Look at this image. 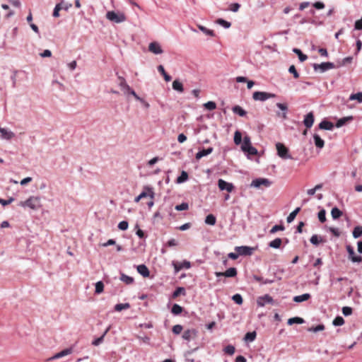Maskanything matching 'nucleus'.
<instances>
[{"label":"nucleus","mask_w":362,"mask_h":362,"mask_svg":"<svg viewBox=\"0 0 362 362\" xmlns=\"http://www.w3.org/2000/svg\"><path fill=\"white\" fill-rule=\"evenodd\" d=\"M19 206L22 207H28L33 210L40 209L42 206L41 200L39 197L31 196L24 202H21Z\"/></svg>","instance_id":"obj_1"},{"label":"nucleus","mask_w":362,"mask_h":362,"mask_svg":"<svg viewBox=\"0 0 362 362\" xmlns=\"http://www.w3.org/2000/svg\"><path fill=\"white\" fill-rule=\"evenodd\" d=\"M106 18L110 21L115 23H121L127 20V17L124 13L115 12L113 11H107L106 13Z\"/></svg>","instance_id":"obj_2"},{"label":"nucleus","mask_w":362,"mask_h":362,"mask_svg":"<svg viewBox=\"0 0 362 362\" xmlns=\"http://www.w3.org/2000/svg\"><path fill=\"white\" fill-rule=\"evenodd\" d=\"M276 95L274 93H267V92H262V91H255L252 94V98L256 101H262L264 102L269 98H275Z\"/></svg>","instance_id":"obj_3"},{"label":"nucleus","mask_w":362,"mask_h":362,"mask_svg":"<svg viewBox=\"0 0 362 362\" xmlns=\"http://www.w3.org/2000/svg\"><path fill=\"white\" fill-rule=\"evenodd\" d=\"M278 156L282 159H292V156L288 153V149L283 144L277 143L276 144Z\"/></svg>","instance_id":"obj_4"},{"label":"nucleus","mask_w":362,"mask_h":362,"mask_svg":"<svg viewBox=\"0 0 362 362\" xmlns=\"http://www.w3.org/2000/svg\"><path fill=\"white\" fill-rule=\"evenodd\" d=\"M272 185V182L267 178H257L252 181L250 186L259 188L261 186H264L265 187H269Z\"/></svg>","instance_id":"obj_5"},{"label":"nucleus","mask_w":362,"mask_h":362,"mask_svg":"<svg viewBox=\"0 0 362 362\" xmlns=\"http://www.w3.org/2000/svg\"><path fill=\"white\" fill-rule=\"evenodd\" d=\"M336 66L332 62H322L321 64H314L313 69L315 71L320 70L323 73L327 70L334 69Z\"/></svg>","instance_id":"obj_6"},{"label":"nucleus","mask_w":362,"mask_h":362,"mask_svg":"<svg viewBox=\"0 0 362 362\" xmlns=\"http://www.w3.org/2000/svg\"><path fill=\"white\" fill-rule=\"evenodd\" d=\"M276 106L280 110V111L276 112V116L282 118L283 119H286L288 110L287 104L277 103Z\"/></svg>","instance_id":"obj_7"},{"label":"nucleus","mask_w":362,"mask_h":362,"mask_svg":"<svg viewBox=\"0 0 362 362\" xmlns=\"http://www.w3.org/2000/svg\"><path fill=\"white\" fill-rule=\"evenodd\" d=\"M235 250L238 252L239 256H250L252 254L254 248L249 246H236Z\"/></svg>","instance_id":"obj_8"},{"label":"nucleus","mask_w":362,"mask_h":362,"mask_svg":"<svg viewBox=\"0 0 362 362\" xmlns=\"http://www.w3.org/2000/svg\"><path fill=\"white\" fill-rule=\"evenodd\" d=\"M257 303L259 307H264L267 304H273L274 299L269 295L265 294L257 298Z\"/></svg>","instance_id":"obj_9"},{"label":"nucleus","mask_w":362,"mask_h":362,"mask_svg":"<svg viewBox=\"0 0 362 362\" xmlns=\"http://www.w3.org/2000/svg\"><path fill=\"white\" fill-rule=\"evenodd\" d=\"M218 188L220 189V190H221V191L226 190L228 192H231L234 189V186H233V183L228 182L223 180V179H219L218 180Z\"/></svg>","instance_id":"obj_10"},{"label":"nucleus","mask_w":362,"mask_h":362,"mask_svg":"<svg viewBox=\"0 0 362 362\" xmlns=\"http://www.w3.org/2000/svg\"><path fill=\"white\" fill-rule=\"evenodd\" d=\"M15 136V134L6 128L0 127V139L9 141Z\"/></svg>","instance_id":"obj_11"},{"label":"nucleus","mask_w":362,"mask_h":362,"mask_svg":"<svg viewBox=\"0 0 362 362\" xmlns=\"http://www.w3.org/2000/svg\"><path fill=\"white\" fill-rule=\"evenodd\" d=\"M346 250L349 254V258L353 262L360 263L362 262V257L360 255H355L354 250L351 245L346 246Z\"/></svg>","instance_id":"obj_12"},{"label":"nucleus","mask_w":362,"mask_h":362,"mask_svg":"<svg viewBox=\"0 0 362 362\" xmlns=\"http://www.w3.org/2000/svg\"><path fill=\"white\" fill-rule=\"evenodd\" d=\"M172 264L174 267L175 273L178 272L182 269H188L191 267L190 262L187 260H184L182 262H173Z\"/></svg>","instance_id":"obj_13"},{"label":"nucleus","mask_w":362,"mask_h":362,"mask_svg":"<svg viewBox=\"0 0 362 362\" xmlns=\"http://www.w3.org/2000/svg\"><path fill=\"white\" fill-rule=\"evenodd\" d=\"M197 333L198 332L194 329H187L183 332L182 337L183 339L189 341L196 339Z\"/></svg>","instance_id":"obj_14"},{"label":"nucleus","mask_w":362,"mask_h":362,"mask_svg":"<svg viewBox=\"0 0 362 362\" xmlns=\"http://www.w3.org/2000/svg\"><path fill=\"white\" fill-rule=\"evenodd\" d=\"M215 275L216 277L225 276V277H235L237 275V269L235 267H230L224 272H216Z\"/></svg>","instance_id":"obj_15"},{"label":"nucleus","mask_w":362,"mask_h":362,"mask_svg":"<svg viewBox=\"0 0 362 362\" xmlns=\"http://www.w3.org/2000/svg\"><path fill=\"white\" fill-rule=\"evenodd\" d=\"M148 50L155 54H160L163 52L160 44L157 42H151L148 45Z\"/></svg>","instance_id":"obj_16"},{"label":"nucleus","mask_w":362,"mask_h":362,"mask_svg":"<svg viewBox=\"0 0 362 362\" xmlns=\"http://www.w3.org/2000/svg\"><path fill=\"white\" fill-rule=\"evenodd\" d=\"M72 352H73V349L71 347V348H68V349H65L62 350V351H60L59 353H57L53 356L49 358L48 360L49 361H52V360L58 359V358H60L62 357H64V356H66L67 355H69Z\"/></svg>","instance_id":"obj_17"},{"label":"nucleus","mask_w":362,"mask_h":362,"mask_svg":"<svg viewBox=\"0 0 362 362\" xmlns=\"http://www.w3.org/2000/svg\"><path fill=\"white\" fill-rule=\"evenodd\" d=\"M314 115L310 112L305 116L303 124L307 128H310L314 123Z\"/></svg>","instance_id":"obj_18"},{"label":"nucleus","mask_w":362,"mask_h":362,"mask_svg":"<svg viewBox=\"0 0 362 362\" xmlns=\"http://www.w3.org/2000/svg\"><path fill=\"white\" fill-rule=\"evenodd\" d=\"M139 195L141 199L146 197H150L151 199H153L154 192L153 191V188L148 186H145L143 192Z\"/></svg>","instance_id":"obj_19"},{"label":"nucleus","mask_w":362,"mask_h":362,"mask_svg":"<svg viewBox=\"0 0 362 362\" xmlns=\"http://www.w3.org/2000/svg\"><path fill=\"white\" fill-rule=\"evenodd\" d=\"M213 151H214V148L212 147H209L206 149H202L196 153L195 158L197 160H199L202 157L206 156L209 155L210 153H211L213 152Z\"/></svg>","instance_id":"obj_20"},{"label":"nucleus","mask_w":362,"mask_h":362,"mask_svg":"<svg viewBox=\"0 0 362 362\" xmlns=\"http://www.w3.org/2000/svg\"><path fill=\"white\" fill-rule=\"evenodd\" d=\"M137 272L144 277H148L150 275L149 270L145 264H139L136 267Z\"/></svg>","instance_id":"obj_21"},{"label":"nucleus","mask_w":362,"mask_h":362,"mask_svg":"<svg viewBox=\"0 0 362 362\" xmlns=\"http://www.w3.org/2000/svg\"><path fill=\"white\" fill-rule=\"evenodd\" d=\"M334 127V124L329 122V121H327V120H322L320 124H319V128L320 129H325V130H332Z\"/></svg>","instance_id":"obj_22"},{"label":"nucleus","mask_w":362,"mask_h":362,"mask_svg":"<svg viewBox=\"0 0 362 362\" xmlns=\"http://www.w3.org/2000/svg\"><path fill=\"white\" fill-rule=\"evenodd\" d=\"M313 139L315 145L317 148L321 149L324 147L325 141L322 139H321V137L318 134H315L313 135Z\"/></svg>","instance_id":"obj_23"},{"label":"nucleus","mask_w":362,"mask_h":362,"mask_svg":"<svg viewBox=\"0 0 362 362\" xmlns=\"http://www.w3.org/2000/svg\"><path fill=\"white\" fill-rule=\"evenodd\" d=\"M310 297L311 296L310 293H304L303 295L294 296L293 300L296 303H301L308 300Z\"/></svg>","instance_id":"obj_24"},{"label":"nucleus","mask_w":362,"mask_h":362,"mask_svg":"<svg viewBox=\"0 0 362 362\" xmlns=\"http://www.w3.org/2000/svg\"><path fill=\"white\" fill-rule=\"evenodd\" d=\"M353 120V117L352 116H349V117H342V118H340L336 123V127L337 128H339V127H341L342 126H344L346 122H350V121H352Z\"/></svg>","instance_id":"obj_25"},{"label":"nucleus","mask_w":362,"mask_h":362,"mask_svg":"<svg viewBox=\"0 0 362 362\" xmlns=\"http://www.w3.org/2000/svg\"><path fill=\"white\" fill-rule=\"evenodd\" d=\"M172 86L175 90L178 91L179 93H182L184 91L183 85L178 80H175L173 82Z\"/></svg>","instance_id":"obj_26"},{"label":"nucleus","mask_w":362,"mask_h":362,"mask_svg":"<svg viewBox=\"0 0 362 362\" xmlns=\"http://www.w3.org/2000/svg\"><path fill=\"white\" fill-rule=\"evenodd\" d=\"M157 69H158V72L160 73V74H162L163 76L165 81L168 82V81H171V79H172L171 76L165 72V69L163 65H159Z\"/></svg>","instance_id":"obj_27"},{"label":"nucleus","mask_w":362,"mask_h":362,"mask_svg":"<svg viewBox=\"0 0 362 362\" xmlns=\"http://www.w3.org/2000/svg\"><path fill=\"white\" fill-rule=\"evenodd\" d=\"M300 211V208L297 207L295 210H293L291 213H290V214L287 216L286 221L289 223L293 222V220L295 219L296 215L299 213Z\"/></svg>","instance_id":"obj_28"},{"label":"nucleus","mask_w":362,"mask_h":362,"mask_svg":"<svg viewBox=\"0 0 362 362\" xmlns=\"http://www.w3.org/2000/svg\"><path fill=\"white\" fill-rule=\"evenodd\" d=\"M204 222L207 225L214 226L216 222V218L214 215L209 214L206 216Z\"/></svg>","instance_id":"obj_29"},{"label":"nucleus","mask_w":362,"mask_h":362,"mask_svg":"<svg viewBox=\"0 0 362 362\" xmlns=\"http://www.w3.org/2000/svg\"><path fill=\"white\" fill-rule=\"evenodd\" d=\"M232 110L235 114H237L241 117H244L247 114L246 111L239 105H235L233 107Z\"/></svg>","instance_id":"obj_30"},{"label":"nucleus","mask_w":362,"mask_h":362,"mask_svg":"<svg viewBox=\"0 0 362 362\" xmlns=\"http://www.w3.org/2000/svg\"><path fill=\"white\" fill-rule=\"evenodd\" d=\"M252 146L250 137L249 136H245L243 138V144L241 145V149L243 151L246 150L247 148Z\"/></svg>","instance_id":"obj_31"},{"label":"nucleus","mask_w":362,"mask_h":362,"mask_svg":"<svg viewBox=\"0 0 362 362\" xmlns=\"http://www.w3.org/2000/svg\"><path fill=\"white\" fill-rule=\"evenodd\" d=\"M252 278L256 281L259 282L262 284H272L274 282V280H270V279H264L263 277L257 276V275H254Z\"/></svg>","instance_id":"obj_32"},{"label":"nucleus","mask_w":362,"mask_h":362,"mask_svg":"<svg viewBox=\"0 0 362 362\" xmlns=\"http://www.w3.org/2000/svg\"><path fill=\"white\" fill-rule=\"evenodd\" d=\"M281 239L279 238H276L269 243V246L274 249H278L281 247Z\"/></svg>","instance_id":"obj_33"},{"label":"nucleus","mask_w":362,"mask_h":362,"mask_svg":"<svg viewBox=\"0 0 362 362\" xmlns=\"http://www.w3.org/2000/svg\"><path fill=\"white\" fill-rule=\"evenodd\" d=\"M119 279L127 285L134 283V279L132 276H127L124 274H121Z\"/></svg>","instance_id":"obj_34"},{"label":"nucleus","mask_w":362,"mask_h":362,"mask_svg":"<svg viewBox=\"0 0 362 362\" xmlns=\"http://www.w3.org/2000/svg\"><path fill=\"white\" fill-rule=\"evenodd\" d=\"M186 291L184 287H177L173 293V298H175L180 295L185 296Z\"/></svg>","instance_id":"obj_35"},{"label":"nucleus","mask_w":362,"mask_h":362,"mask_svg":"<svg viewBox=\"0 0 362 362\" xmlns=\"http://www.w3.org/2000/svg\"><path fill=\"white\" fill-rule=\"evenodd\" d=\"M256 336H257L256 332H255V331L249 332L246 333V334L245 335L244 340L245 341L252 342L255 339Z\"/></svg>","instance_id":"obj_36"},{"label":"nucleus","mask_w":362,"mask_h":362,"mask_svg":"<svg viewBox=\"0 0 362 362\" xmlns=\"http://www.w3.org/2000/svg\"><path fill=\"white\" fill-rule=\"evenodd\" d=\"M349 100H357L360 103H362V92L351 94L349 98Z\"/></svg>","instance_id":"obj_37"},{"label":"nucleus","mask_w":362,"mask_h":362,"mask_svg":"<svg viewBox=\"0 0 362 362\" xmlns=\"http://www.w3.org/2000/svg\"><path fill=\"white\" fill-rule=\"evenodd\" d=\"M331 215L333 219H337L342 215V211L337 207L332 208Z\"/></svg>","instance_id":"obj_38"},{"label":"nucleus","mask_w":362,"mask_h":362,"mask_svg":"<svg viewBox=\"0 0 362 362\" xmlns=\"http://www.w3.org/2000/svg\"><path fill=\"white\" fill-rule=\"evenodd\" d=\"M293 52L294 53H296L298 56V58H299V60L303 62H305L307 59H308V57L307 55L304 54L301 51L300 49H298V48H294L293 49Z\"/></svg>","instance_id":"obj_39"},{"label":"nucleus","mask_w":362,"mask_h":362,"mask_svg":"<svg viewBox=\"0 0 362 362\" xmlns=\"http://www.w3.org/2000/svg\"><path fill=\"white\" fill-rule=\"evenodd\" d=\"M304 322V320L301 317H292V318H290L288 320V325H292L293 324H303Z\"/></svg>","instance_id":"obj_40"},{"label":"nucleus","mask_w":362,"mask_h":362,"mask_svg":"<svg viewBox=\"0 0 362 362\" xmlns=\"http://www.w3.org/2000/svg\"><path fill=\"white\" fill-rule=\"evenodd\" d=\"M182 310H183L182 307H181L180 305L175 303L172 307L171 313L175 315H178L182 312Z\"/></svg>","instance_id":"obj_41"},{"label":"nucleus","mask_w":362,"mask_h":362,"mask_svg":"<svg viewBox=\"0 0 362 362\" xmlns=\"http://www.w3.org/2000/svg\"><path fill=\"white\" fill-rule=\"evenodd\" d=\"M130 308V304L128 303H118L115 306V310L117 312L122 311V310H126Z\"/></svg>","instance_id":"obj_42"},{"label":"nucleus","mask_w":362,"mask_h":362,"mask_svg":"<svg viewBox=\"0 0 362 362\" xmlns=\"http://www.w3.org/2000/svg\"><path fill=\"white\" fill-rule=\"evenodd\" d=\"M198 28L206 35H209L211 37L215 35L214 30H209L203 25H199Z\"/></svg>","instance_id":"obj_43"},{"label":"nucleus","mask_w":362,"mask_h":362,"mask_svg":"<svg viewBox=\"0 0 362 362\" xmlns=\"http://www.w3.org/2000/svg\"><path fill=\"white\" fill-rule=\"evenodd\" d=\"M352 234L354 238H358L359 237H361L362 235V226H356L354 228Z\"/></svg>","instance_id":"obj_44"},{"label":"nucleus","mask_w":362,"mask_h":362,"mask_svg":"<svg viewBox=\"0 0 362 362\" xmlns=\"http://www.w3.org/2000/svg\"><path fill=\"white\" fill-rule=\"evenodd\" d=\"M188 180V174L185 171H182L181 175L177 178V183L185 182Z\"/></svg>","instance_id":"obj_45"},{"label":"nucleus","mask_w":362,"mask_h":362,"mask_svg":"<svg viewBox=\"0 0 362 362\" xmlns=\"http://www.w3.org/2000/svg\"><path fill=\"white\" fill-rule=\"evenodd\" d=\"M310 241L313 245L317 246L320 242H322L323 240L322 238H319L317 235H313L310 238Z\"/></svg>","instance_id":"obj_46"},{"label":"nucleus","mask_w":362,"mask_h":362,"mask_svg":"<svg viewBox=\"0 0 362 362\" xmlns=\"http://www.w3.org/2000/svg\"><path fill=\"white\" fill-rule=\"evenodd\" d=\"M234 143L236 144V145H239L241 144L242 142V134L240 133V132L239 131H236L234 134Z\"/></svg>","instance_id":"obj_47"},{"label":"nucleus","mask_w":362,"mask_h":362,"mask_svg":"<svg viewBox=\"0 0 362 362\" xmlns=\"http://www.w3.org/2000/svg\"><path fill=\"white\" fill-rule=\"evenodd\" d=\"M332 324L334 326H341L344 324V320L342 317L337 316L333 320Z\"/></svg>","instance_id":"obj_48"},{"label":"nucleus","mask_w":362,"mask_h":362,"mask_svg":"<svg viewBox=\"0 0 362 362\" xmlns=\"http://www.w3.org/2000/svg\"><path fill=\"white\" fill-rule=\"evenodd\" d=\"M118 86L121 89L122 88H127L128 89V84L126 82V80L122 76H118Z\"/></svg>","instance_id":"obj_49"},{"label":"nucleus","mask_w":362,"mask_h":362,"mask_svg":"<svg viewBox=\"0 0 362 362\" xmlns=\"http://www.w3.org/2000/svg\"><path fill=\"white\" fill-rule=\"evenodd\" d=\"M317 217H318L319 221L321 223L325 222L326 221V211L323 209H321L317 214Z\"/></svg>","instance_id":"obj_50"},{"label":"nucleus","mask_w":362,"mask_h":362,"mask_svg":"<svg viewBox=\"0 0 362 362\" xmlns=\"http://www.w3.org/2000/svg\"><path fill=\"white\" fill-rule=\"evenodd\" d=\"M103 289H104V284L103 283L100 281H98L96 284H95V293H101L103 291Z\"/></svg>","instance_id":"obj_51"},{"label":"nucleus","mask_w":362,"mask_h":362,"mask_svg":"<svg viewBox=\"0 0 362 362\" xmlns=\"http://www.w3.org/2000/svg\"><path fill=\"white\" fill-rule=\"evenodd\" d=\"M216 23H217L218 25H221V26L224 27L225 28H229L230 27V25H231V24H230V22H228V21H226V20H223V19H222V18H218V19L216 21Z\"/></svg>","instance_id":"obj_52"},{"label":"nucleus","mask_w":362,"mask_h":362,"mask_svg":"<svg viewBox=\"0 0 362 362\" xmlns=\"http://www.w3.org/2000/svg\"><path fill=\"white\" fill-rule=\"evenodd\" d=\"M232 300L238 305L243 303V297L240 294L236 293L232 296Z\"/></svg>","instance_id":"obj_53"},{"label":"nucleus","mask_w":362,"mask_h":362,"mask_svg":"<svg viewBox=\"0 0 362 362\" xmlns=\"http://www.w3.org/2000/svg\"><path fill=\"white\" fill-rule=\"evenodd\" d=\"M204 107L209 110H214L216 108V103L213 101H209L204 104Z\"/></svg>","instance_id":"obj_54"},{"label":"nucleus","mask_w":362,"mask_h":362,"mask_svg":"<svg viewBox=\"0 0 362 362\" xmlns=\"http://www.w3.org/2000/svg\"><path fill=\"white\" fill-rule=\"evenodd\" d=\"M62 4L63 3L58 4L55 6L54 11H53V16L57 18L59 16V11L62 9Z\"/></svg>","instance_id":"obj_55"},{"label":"nucleus","mask_w":362,"mask_h":362,"mask_svg":"<svg viewBox=\"0 0 362 362\" xmlns=\"http://www.w3.org/2000/svg\"><path fill=\"white\" fill-rule=\"evenodd\" d=\"M188 208L189 205L186 202H182V204L175 206V209L177 211H185L187 210Z\"/></svg>","instance_id":"obj_56"},{"label":"nucleus","mask_w":362,"mask_h":362,"mask_svg":"<svg viewBox=\"0 0 362 362\" xmlns=\"http://www.w3.org/2000/svg\"><path fill=\"white\" fill-rule=\"evenodd\" d=\"M243 151L252 156H255L257 154V150L252 146L247 148L246 150H244Z\"/></svg>","instance_id":"obj_57"},{"label":"nucleus","mask_w":362,"mask_h":362,"mask_svg":"<svg viewBox=\"0 0 362 362\" xmlns=\"http://www.w3.org/2000/svg\"><path fill=\"white\" fill-rule=\"evenodd\" d=\"M235 347L233 345H228L224 348V351L229 354L233 355L235 353Z\"/></svg>","instance_id":"obj_58"},{"label":"nucleus","mask_w":362,"mask_h":362,"mask_svg":"<svg viewBox=\"0 0 362 362\" xmlns=\"http://www.w3.org/2000/svg\"><path fill=\"white\" fill-rule=\"evenodd\" d=\"M288 71H289V73L293 74V77H294L295 78H299V74H298V72L297 71V70H296V67H295V66H294V65H291V66L289 67V69H288Z\"/></svg>","instance_id":"obj_59"},{"label":"nucleus","mask_w":362,"mask_h":362,"mask_svg":"<svg viewBox=\"0 0 362 362\" xmlns=\"http://www.w3.org/2000/svg\"><path fill=\"white\" fill-rule=\"evenodd\" d=\"M129 223L126 221H122L119 223L118 228L121 230H126L128 228Z\"/></svg>","instance_id":"obj_60"},{"label":"nucleus","mask_w":362,"mask_h":362,"mask_svg":"<svg viewBox=\"0 0 362 362\" xmlns=\"http://www.w3.org/2000/svg\"><path fill=\"white\" fill-rule=\"evenodd\" d=\"M183 327L180 325H176L173 327V332L175 334H179L182 332Z\"/></svg>","instance_id":"obj_61"},{"label":"nucleus","mask_w":362,"mask_h":362,"mask_svg":"<svg viewBox=\"0 0 362 362\" xmlns=\"http://www.w3.org/2000/svg\"><path fill=\"white\" fill-rule=\"evenodd\" d=\"M284 226L283 225H275L270 230V233H274L279 230H284Z\"/></svg>","instance_id":"obj_62"},{"label":"nucleus","mask_w":362,"mask_h":362,"mask_svg":"<svg viewBox=\"0 0 362 362\" xmlns=\"http://www.w3.org/2000/svg\"><path fill=\"white\" fill-rule=\"evenodd\" d=\"M352 308L351 307L345 306L342 308V313L344 316H349L352 314Z\"/></svg>","instance_id":"obj_63"},{"label":"nucleus","mask_w":362,"mask_h":362,"mask_svg":"<svg viewBox=\"0 0 362 362\" xmlns=\"http://www.w3.org/2000/svg\"><path fill=\"white\" fill-rule=\"evenodd\" d=\"M354 28L356 30H362V18L355 22Z\"/></svg>","instance_id":"obj_64"}]
</instances>
